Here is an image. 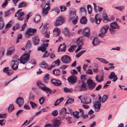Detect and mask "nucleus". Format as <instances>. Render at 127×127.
I'll return each instance as SVG.
<instances>
[{"instance_id": "6e6d98bb", "label": "nucleus", "mask_w": 127, "mask_h": 127, "mask_svg": "<svg viewBox=\"0 0 127 127\" xmlns=\"http://www.w3.org/2000/svg\"><path fill=\"white\" fill-rule=\"evenodd\" d=\"M26 6V4L23 2H21L18 5V7L19 8L22 7H24Z\"/></svg>"}, {"instance_id": "7c9ffc66", "label": "nucleus", "mask_w": 127, "mask_h": 127, "mask_svg": "<svg viewBox=\"0 0 127 127\" xmlns=\"http://www.w3.org/2000/svg\"><path fill=\"white\" fill-rule=\"evenodd\" d=\"M53 73L56 76H59L60 73V71L59 69H54L53 71Z\"/></svg>"}, {"instance_id": "f3484780", "label": "nucleus", "mask_w": 127, "mask_h": 127, "mask_svg": "<svg viewBox=\"0 0 127 127\" xmlns=\"http://www.w3.org/2000/svg\"><path fill=\"white\" fill-rule=\"evenodd\" d=\"M81 102L84 104H89L91 102V100L89 98H84L82 100L81 99Z\"/></svg>"}, {"instance_id": "4d7b16f0", "label": "nucleus", "mask_w": 127, "mask_h": 127, "mask_svg": "<svg viewBox=\"0 0 127 127\" xmlns=\"http://www.w3.org/2000/svg\"><path fill=\"white\" fill-rule=\"evenodd\" d=\"M62 84V83L61 81L59 80H58L56 81L54 85L57 86H61Z\"/></svg>"}, {"instance_id": "cd10ccee", "label": "nucleus", "mask_w": 127, "mask_h": 127, "mask_svg": "<svg viewBox=\"0 0 127 127\" xmlns=\"http://www.w3.org/2000/svg\"><path fill=\"white\" fill-rule=\"evenodd\" d=\"M37 85L42 90H43L45 86L44 85L42 84L40 82L38 81L37 82Z\"/></svg>"}, {"instance_id": "c85d7f7f", "label": "nucleus", "mask_w": 127, "mask_h": 127, "mask_svg": "<svg viewBox=\"0 0 127 127\" xmlns=\"http://www.w3.org/2000/svg\"><path fill=\"white\" fill-rule=\"evenodd\" d=\"M46 48L45 46H43L41 45L40 47H38L37 48V50L38 51H41L42 52H44L46 50Z\"/></svg>"}, {"instance_id": "a19ab883", "label": "nucleus", "mask_w": 127, "mask_h": 127, "mask_svg": "<svg viewBox=\"0 0 127 127\" xmlns=\"http://www.w3.org/2000/svg\"><path fill=\"white\" fill-rule=\"evenodd\" d=\"M115 8L117 9L120 11H122L124 10L125 8V6L124 5H120L118 7H116Z\"/></svg>"}, {"instance_id": "13d9d810", "label": "nucleus", "mask_w": 127, "mask_h": 127, "mask_svg": "<svg viewBox=\"0 0 127 127\" xmlns=\"http://www.w3.org/2000/svg\"><path fill=\"white\" fill-rule=\"evenodd\" d=\"M115 29L111 28H109L110 32L111 34H114L115 33L116 31L115 30H114Z\"/></svg>"}, {"instance_id": "ddd939ff", "label": "nucleus", "mask_w": 127, "mask_h": 127, "mask_svg": "<svg viewBox=\"0 0 127 127\" xmlns=\"http://www.w3.org/2000/svg\"><path fill=\"white\" fill-rule=\"evenodd\" d=\"M110 26L111 28L115 29H118L120 28L119 26L115 21L113 22L110 24Z\"/></svg>"}, {"instance_id": "9b49d317", "label": "nucleus", "mask_w": 127, "mask_h": 127, "mask_svg": "<svg viewBox=\"0 0 127 127\" xmlns=\"http://www.w3.org/2000/svg\"><path fill=\"white\" fill-rule=\"evenodd\" d=\"M50 7L48 6L46 7H44L42 9V10L41 13V14L43 16L47 14L48 13V11L49 10Z\"/></svg>"}, {"instance_id": "c9c22d12", "label": "nucleus", "mask_w": 127, "mask_h": 127, "mask_svg": "<svg viewBox=\"0 0 127 127\" xmlns=\"http://www.w3.org/2000/svg\"><path fill=\"white\" fill-rule=\"evenodd\" d=\"M2 18L0 17V29H2L4 26V23L2 20Z\"/></svg>"}, {"instance_id": "a211bd4d", "label": "nucleus", "mask_w": 127, "mask_h": 127, "mask_svg": "<svg viewBox=\"0 0 127 127\" xmlns=\"http://www.w3.org/2000/svg\"><path fill=\"white\" fill-rule=\"evenodd\" d=\"M101 104L100 103L95 102L94 104V107L95 108V111H98L100 110Z\"/></svg>"}, {"instance_id": "6e6552de", "label": "nucleus", "mask_w": 127, "mask_h": 127, "mask_svg": "<svg viewBox=\"0 0 127 127\" xmlns=\"http://www.w3.org/2000/svg\"><path fill=\"white\" fill-rule=\"evenodd\" d=\"M29 13L26 15V16L24 19L25 23L21 26L22 29L21 30V31H24L27 26V25L26 22H27L28 21L29 18L31 16H29Z\"/></svg>"}, {"instance_id": "5701e85b", "label": "nucleus", "mask_w": 127, "mask_h": 127, "mask_svg": "<svg viewBox=\"0 0 127 127\" xmlns=\"http://www.w3.org/2000/svg\"><path fill=\"white\" fill-rule=\"evenodd\" d=\"M76 15V11L75 10L71 11L70 12V20H72L75 17Z\"/></svg>"}, {"instance_id": "4be33fe9", "label": "nucleus", "mask_w": 127, "mask_h": 127, "mask_svg": "<svg viewBox=\"0 0 127 127\" xmlns=\"http://www.w3.org/2000/svg\"><path fill=\"white\" fill-rule=\"evenodd\" d=\"M96 80L98 82H100L103 80V76L101 75H97L95 77Z\"/></svg>"}, {"instance_id": "680f3d73", "label": "nucleus", "mask_w": 127, "mask_h": 127, "mask_svg": "<svg viewBox=\"0 0 127 127\" xmlns=\"http://www.w3.org/2000/svg\"><path fill=\"white\" fill-rule=\"evenodd\" d=\"M102 16L104 20L109 21L107 19L108 16L106 13H103L102 14Z\"/></svg>"}, {"instance_id": "5fc2aeb1", "label": "nucleus", "mask_w": 127, "mask_h": 127, "mask_svg": "<svg viewBox=\"0 0 127 127\" xmlns=\"http://www.w3.org/2000/svg\"><path fill=\"white\" fill-rule=\"evenodd\" d=\"M83 31L91 33L90 30V29L89 28L87 27H86L84 28L83 30Z\"/></svg>"}, {"instance_id": "58836bf2", "label": "nucleus", "mask_w": 127, "mask_h": 127, "mask_svg": "<svg viewBox=\"0 0 127 127\" xmlns=\"http://www.w3.org/2000/svg\"><path fill=\"white\" fill-rule=\"evenodd\" d=\"M39 66L43 68H46L47 66V63L43 61L39 64Z\"/></svg>"}, {"instance_id": "e2e57ef3", "label": "nucleus", "mask_w": 127, "mask_h": 127, "mask_svg": "<svg viewBox=\"0 0 127 127\" xmlns=\"http://www.w3.org/2000/svg\"><path fill=\"white\" fill-rule=\"evenodd\" d=\"M78 18L77 16H76V18L75 19H74L72 21V23L74 25H75L77 23V21L78 20Z\"/></svg>"}, {"instance_id": "0eeeda50", "label": "nucleus", "mask_w": 127, "mask_h": 127, "mask_svg": "<svg viewBox=\"0 0 127 127\" xmlns=\"http://www.w3.org/2000/svg\"><path fill=\"white\" fill-rule=\"evenodd\" d=\"M19 61L13 60L11 61V67L12 69L15 70L18 68V66L19 63Z\"/></svg>"}, {"instance_id": "423d86ee", "label": "nucleus", "mask_w": 127, "mask_h": 127, "mask_svg": "<svg viewBox=\"0 0 127 127\" xmlns=\"http://www.w3.org/2000/svg\"><path fill=\"white\" fill-rule=\"evenodd\" d=\"M61 59L63 63L66 64L69 63L71 61V58L70 57L66 55L63 56L61 58Z\"/></svg>"}, {"instance_id": "79ce46f5", "label": "nucleus", "mask_w": 127, "mask_h": 127, "mask_svg": "<svg viewBox=\"0 0 127 127\" xmlns=\"http://www.w3.org/2000/svg\"><path fill=\"white\" fill-rule=\"evenodd\" d=\"M0 57H2L4 54L5 51V49L3 47H1L0 48Z\"/></svg>"}, {"instance_id": "7ed1b4c3", "label": "nucleus", "mask_w": 127, "mask_h": 127, "mask_svg": "<svg viewBox=\"0 0 127 127\" xmlns=\"http://www.w3.org/2000/svg\"><path fill=\"white\" fill-rule=\"evenodd\" d=\"M88 87L90 90L94 89L96 86V84L92 80L89 79L87 81Z\"/></svg>"}, {"instance_id": "a878e982", "label": "nucleus", "mask_w": 127, "mask_h": 127, "mask_svg": "<svg viewBox=\"0 0 127 127\" xmlns=\"http://www.w3.org/2000/svg\"><path fill=\"white\" fill-rule=\"evenodd\" d=\"M14 9V7H13L12 8L10 9L9 10H8L6 11H5L4 13V16L6 17L8 16L10 13V11H12V12H13V11Z\"/></svg>"}, {"instance_id": "bf43d9fd", "label": "nucleus", "mask_w": 127, "mask_h": 127, "mask_svg": "<svg viewBox=\"0 0 127 127\" xmlns=\"http://www.w3.org/2000/svg\"><path fill=\"white\" fill-rule=\"evenodd\" d=\"M74 101L73 99L72 98H70L68 99L65 103V104H68L69 103H72Z\"/></svg>"}, {"instance_id": "f704fd0d", "label": "nucleus", "mask_w": 127, "mask_h": 127, "mask_svg": "<svg viewBox=\"0 0 127 127\" xmlns=\"http://www.w3.org/2000/svg\"><path fill=\"white\" fill-rule=\"evenodd\" d=\"M40 16L39 15H38L36 16L34 19V22L36 23H38L40 21Z\"/></svg>"}, {"instance_id": "aec40b11", "label": "nucleus", "mask_w": 127, "mask_h": 127, "mask_svg": "<svg viewBox=\"0 0 127 127\" xmlns=\"http://www.w3.org/2000/svg\"><path fill=\"white\" fill-rule=\"evenodd\" d=\"M109 27V26L108 25H106L103 26L101 28L100 31L101 32L106 33Z\"/></svg>"}, {"instance_id": "3c124183", "label": "nucleus", "mask_w": 127, "mask_h": 127, "mask_svg": "<svg viewBox=\"0 0 127 127\" xmlns=\"http://www.w3.org/2000/svg\"><path fill=\"white\" fill-rule=\"evenodd\" d=\"M76 43L78 45L81 47L83 44L82 40H77Z\"/></svg>"}, {"instance_id": "20e7f679", "label": "nucleus", "mask_w": 127, "mask_h": 127, "mask_svg": "<svg viewBox=\"0 0 127 127\" xmlns=\"http://www.w3.org/2000/svg\"><path fill=\"white\" fill-rule=\"evenodd\" d=\"M67 80L69 84L73 85L77 81V79L76 76L72 75L67 78Z\"/></svg>"}, {"instance_id": "8fccbe9b", "label": "nucleus", "mask_w": 127, "mask_h": 127, "mask_svg": "<svg viewBox=\"0 0 127 127\" xmlns=\"http://www.w3.org/2000/svg\"><path fill=\"white\" fill-rule=\"evenodd\" d=\"M73 115L75 118L78 119L79 118V112L78 111H75L73 113Z\"/></svg>"}, {"instance_id": "72a5a7b5", "label": "nucleus", "mask_w": 127, "mask_h": 127, "mask_svg": "<svg viewBox=\"0 0 127 127\" xmlns=\"http://www.w3.org/2000/svg\"><path fill=\"white\" fill-rule=\"evenodd\" d=\"M31 45L30 41L29 40L27 42L26 45L25 46L26 50H28V49L30 48L31 47Z\"/></svg>"}, {"instance_id": "c03bdc74", "label": "nucleus", "mask_w": 127, "mask_h": 127, "mask_svg": "<svg viewBox=\"0 0 127 127\" xmlns=\"http://www.w3.org/2000/svg\"><path fill=\"white\" fill-rule=\"evenodd\" d=\"M14 108V106L13 104H10L8 108V111L9 112H11L13 109Z\"/></svg>"}, {"instance_id": "0e129e2a", "label": "nucleus", "mask_w": 127, "mask_h": 127, "mask_svg": "<svg viewBox=\"0 0 127 127\" xmlns=\"http://www.w3.org/2000/svg\"><path fill=\"white\" fill-rule=\"evenodd\" d=\"M58 111L57 110L53 111L52 113V115L53 116H56L58 114Z\"/></svg>"}, {"instance_id": "2eb2a0df", "label": "nucleus", "mask_w": 127, "mask_h": 127, "mask_svg": "<svg viewBox=\"0 0 127 127\" xmlns=\"http://www.w3.org/2000/svg\"><path fill=\"white\" fill-rule=\"evenodd\" d=\"M54 36H58L60 34V31L59 29L57 27H56L53 31Z\"/></svg>"}, {"instance_id": "1a4fd4ad", "label": "nucleus", "mask_w": 127, "mask_h": 127, "mask_svg": "<svg viewBox=\"0 0 127 127\" xmlns=\"http://www.w3.org/2000/svg\"><path fill=\"white\" fill-rule=\"evenodd\" d=\"M3 71L7 73L8 76L11 75L13 73V71L11 69H9L8 67H4L3 69Z\"/></svg>"}, {"instance_id": "39448f33", "label": "nucleus", "mask_w": 127, "mask_h": 127, "mask_svg": "<svg viewBox=\"0 0 127 127\" xmlns=\"http://www.w3.org/2000/svg\"><path fill=\"white\" fill-rule=\"evenodd\" d=\"M64 18L62 16L59 17L57 18L54 24L55 26H58L61 25L64 22Z\"/></svg>"}, {"instance_id": "603ef678", "label": "nucleus", "mask_w": 127, "mask_h": 127, "mask_svg": "<svg viewBox=\"0 0 127 127\" xmlns=\"http://www.w3.org/2000/svg\"><path fill=\"white\" fill-rule=\"evenodd\" d=\"M30 104L31 105L33 109L35 108V107L37 106L36 104L32 101L30 102Z\"/></svg>"}, {"instance_id": "338daca9", "label": "nucleus", "mask_w": 127, "mask_h": 127, "mask_svg": "<svg viewBox=\"0 0 127 127\" xmlns=\"http://www.w3.org/2000/svg\"><path fill=\"white\" fill-rule=\"evenodd\" d=\"M86 73L87 74H93L92 71L90 69L87 70Z\"/></svg>"}, {"instance_id": "4c0bfd02", "label": "nucleus", "mask_w": 127, "mask_h": 127, "mask_svg": "<svg viewBox=\"0 0 127 127\" xmlns=\"http://www.w3.org/2000/svg\"><path fill=\"white\" fill-rule=\"evenodd\" d=\"M76 47V45H73L71 46L68 49V51L70 52H73L75 50V48Z\"/></svg>"}, {"instance_id": "f03ea898", "label": "nucleus", "mask_w": 127, "mask_h": 127, "mask_svg": "<svg viewBox=\"0 0 127 127\" xmlns=\"http://www.w3.org/2000/svg\"><path fill=\"white\" fill-rule=\"evenodd\" d=\"M37 29L31 28H29L25 32V36L26 39H28L32 36L34 33L36 32Z\"/></svg>"}, {"instance_id": "473e14b6", "label": "nucleus", "mask_w": 127, "mask_h": 127, "mask_svg": "<svg viewBox=\"0 0 127 127\" xmlns=\"http://www.w3.org/2000/svg\"><path fill=\"white\" fill-rule=\"evenodd\" d=\"M49 79V75L47 74L45 75L44 77V81L45 83H47L48 82Z\"/></svg>"}, {"instance_id": "f8f14e48", "label": "nucleus", "mask_w": 127, "mask_h": 127, "mask_svg": "<svg viewBox=\"0 0 127 127\" xmlns=\"http://www.w3.org/2000/svg\"><path fill=\"white\" fill-rule=\"evenodd\" d=\"M23 98L22 97H19L17 99L16 102L18 104L19 107H20L23 104Z\"/></svg>"}, {"instance_id": "2f4dec72", "label": "nucleus", "mask_w": 127, "mask_h": 127, "mask_svg": "<svg viewBox=\"0 0 127 127\" xmlns=\"http://www.w3.org/2000/svg\"><path fill=\"white\" fill-rule=\"evenodd\" d=\"M60 63V60L59 59H58L56 61L53 62L52 64V66L54 67L55 66L58 65Z\"/></svg>"}, {"instance_id": "4468645a", "label": "nucleus", "mask_w": 127, "mask_h": 127, "mask_svg": "<svg viewBox=\"0 0 127 127\" xmlns=\"http://www.w3.org/2000/svg\"><path fill=\"white\" fill-rule=\"evenodd\" d=\"M80 88V91H85L87 90L86 83L85 82H82L81 86L79 87Z\"/></svg>"}, {"instance_id": "a18cd8bd", "label": "nucleus", "mask_w": 127, "mask_h": 127, "mask_svg": "<svg viewBox=\"0 0 127 127\" xmlns=\"http://www.w3.org/2000/svg\"><path fill=\"white\" fill-rule=\"evenodd\" d=\"M44 52V53L43 54L42 58H45L48 57L50 55V53H48V51L47 50L45 51Z\"/></svg>"}, {"instance_id": "09e8293b", "label": "nucleus", "mask_w": 127, "mask_h": 127, "mask_svg": "<svg viewBox=\"0 0 127 127\" xmlns=\"http://www.w3.org/2000/svg\"><path fill=\"white\" fill-rule=\"evenodd\" d=\"M81 79L82 82H84L86 80L85 78V75L82 74L81 75Z\"/></svg>"}, {"instance_id": "69168bd1", "label": "nucleus", "mask_w": 127, "mask_h": 127, "mask_svg": "<svg viewBox=\"0 0 127 127\" xmlns=\"http://www.w3.org/2000/svg\"><path fill=\"white\" fill-rule=\"evenodd\" d=\"M50 33V32H45L44 34V36L45 37H46L47 38H48L50 37V35L49 33Z\"/></svg>"}, {"instance_id": "de8ad7c7", "label": "nucleus", "mask_w": 127, "mask_h": 127, "mask_svg": "<svg viewBox=\"0 0 127 127\" xmlns=\"http://www.w3.org/2000/svg\"><path fill=\"white\" fill-rule=\"evenodd\" d=\"M107 98V96L106 95H103L102 97L101 102L102 103L105 102Z\"/></svg>"}, {"instance_id": "b1692460", "label": "nucleus", "mask_w": 127, "mask_h": 127, "mask_svg": "<svg viewBox=\"0 0 127 127\" xmlns=\"http://www.w3.org/2000/svg\"><path fill=\"white\" fill-rule=\"evenodd\" d=\"M53 125L55 127H59V125L61 124V122L60 121L58 120L53 121Z\"/></svg>"}, {"instance_id": "f257e3e1", "label": "nucleus", "mask_w": 127, "mask_h": 127, "mask_svg": "<svg viewBox=\"0 0 127 127\" xmlns=\"http://www.w3.org/2000/svg\"><path fill=\"white\" fill-rule=\"evenodd\" d=\"M31 52V50L30 49L28 50L27 53H24L21 55L18 59V56L17 55H15L14 56V58L16 57L17 58L18 61H19L21 63L24 64L29 60L30 59V53Z\"/></svg>"}, {"instance_id": "bb28decb", "label": "nucleus", "mask_w": 127, "mask_h": 127, "mask_svg": "<svg viewBox=\"0 0 127 127\" xmlns=\"http://www.w3.org/2000/svg\"><path fill=\"white\" fill-rule=\"evenodd\" d=\"M87 20L86 17L84 16L82 17L80 20V23L83 24H85L87 23Z\"/></svg>"}, {"instance_id": "412c9836", "label": "nucleus", "mask_w": 127, "mask_h": 127, "mask_svg": "<svg viewBox=\"0 0 127 127\" xmlns=\"http://www.w3.org/2000/svg\"><path fill=\"white\" fill-rule=\"evenodd\" d=\"M66 46L65 45L61 44L59 47L58 51V52L61 51H65L66 50Z\"/></svg>"}, {"instance_id": "393cba45", "label": "nucleus", "mask_w": 127, "mask_h": 127, "mask_svg": "<svg viewBox=\"0 0 127 127\" xmlns=\"http://www.w3.org/2000/svg\"><path fill=\"white\" fill-rule=\"evenodd\" d=\"M98 14H96L95 16V23L97 24H100L101 19L100 18H98Z\"/></svg>"}, {"instance_id": "6ab92c4d", "label": "nucleus", "mask_w": 127, "mask_h": 127, "mask_svg": "<svg viewBox=\"0 0 127 127\" xmlns=\"http://www.w3.org/2000/svg\"><path fill=\"white\" fill-rule=\"evenodd\" d=\"M63 32L65 36L69 37H71L70 33L67 28H65Z\"/></svg>"}, {"instance_id": "052dcab7", "label": "nucleus", "mask_w": 127, "mask_h": 127, "mask_svg": "<svg viewBox=\"0 0 127 127\" xmlns=\"http://www.w3.org/2000/svg\"><path fill=\"white\" fill-rule=\"evenodd\" d=\"M13 51V50H10L9 49V48L7 50V52L6 53V55L7 56L11 55L13 53V52H12Z\"/></svg>"}, {"instance_id": "864d4df0", "label": "nucleus", "mask_w": 127, "mask_h": 127, "mask_svg": "<svg viewBox=\"0 0 127 127\" xmlns=\"http://www.w3.org/2000/svg\"><path fill=\"white\" fill-rule=\"evenodd\" d=\"M45 41H43L42 45L43 46H45L46 48L48 46V44L47 43H45V42H49V40H45Z\"/></svg>"}, {"instance_id": "37998d69", "label": "nucleus", "mask_w": 127, "mask_h": 127, "mask_svg": "<svg viewBox=\"0 0 127 127\" xmlns=\"http://www.w3.org/2000/svg\"><path fill=\"white\" fill-rule=\"evenodd\" d=\"M73 89L72 88L68 89L66 87L64 88V91L66 93L69 92L71 93L72 92Z\"/></svg>"}, {"instance_id": "9d476101", "label": "nucleus", "mask_w": 127, "mask_h": 127, "mask_svg": "<svg viewBox=\"0 0 127 127\" xmlns=\"http://www.w3.org/2000/svg\"><path fill=\"white\" fill-rule=\"evenodd\" d=\"M108 77L110 79H111L113 78V81L114 82L116 81L118 79L117 75L115 74L114 72H112L111 73L110 75Z\"/></svg>"}, {"instance_id": "c756f323", "label": "nucleus", "mask_w": 127, "mask_h": 127, "mask_svg": "<svg viewBox=\"0 0 127 127\" xmlns=\"http://www.w3.org/2000/svg\"><path fill=\"white\" fill-rule=\"evenodd\" d=\"M43 90L45 91L47 94L50 95L51 94L52 92L51 90L46 86L44 88Z\"/></svg>"}, {"instance_id": "774afa93", "label": "nucleus", "mask_w": 127, "mask_h": 127, "mask_svg": "<svg viewBox=\"0 0 127 127\" xmlns=\"http://www.w3.org/2000/svg\"><path fill=\"white\" fill-rule=\"evenodd\" d=\"M44 98L43 97H41L39 99V101L41 104H43L44 101Z\"/></svg>"}, {"instance_id": "ea45409f", "label": "nucleus", "mask_w": 127, "mask_h": 127, "mask_svg": "<svg viewBox=\"0 0 127 127\" xmlns=\"http://www.w3.org/2000/svg\"><path fill=\"white\" fill-rule=\"evenodd\" d=\"M100 42L99 40H93L92 44L94 46H95L99 44Z\"/></svg>"}, {"instance_id": "dca6fc26", "label": "nucleus", "mask_w": 127, "mask_h": 127, "mask_svg": "<svg viewBox=\"0 0 127 127\" xmlns=\"http://www.w3.org/2000/svg\"><path fill=\"white\" fill-rule=\"evenodd\" d=\"M24 14V13L23 11L20 12L18 13V17L17 18V19L19 21H22L24 19L23 16Z\"/></svg>"}, {"instance_id": "e433bc0d", "label": "nucleus", "mask_w": 127, "mask_h": 127, "mask_svg": "<svg viewBox=\"0 0 127 127\" xmlns=\"http://www.w3.org/2000/svg\"><path fill=\"white\" fill-rule=\"evenodd\" d=\"M90 33L89 32H82V34L84 37H86L88 38H89L90 35Z\"/></svg>"}, {"instance_id": "49530a36", "label": "nucleus", "mask_w": 127, "mask_h": 127, "mask_svg": "<svg viewBox=\"0 0 127 127\" xmlns=\"http://www.w3.org/2000/svg\"><path fill=\"white\" fill-rule=\"evenodd\" d=\"M87 9L89 14H91L92 12V8L91 5H88L87 6Z\"/></svg>"}]
</instances>
